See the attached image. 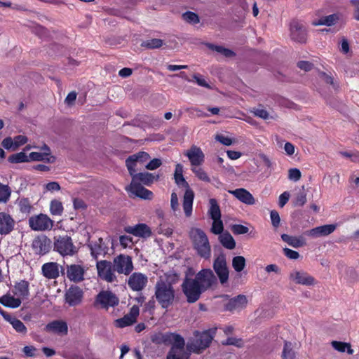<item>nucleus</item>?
<instances>
[{
    "label": "nucleus",
    "instance_id": "10",
    "mask_svg": "<svg viewBox=\"0 0 359 359\" xmlns=\"http://www.w3.org/2000/svg\"><path fill=\"white\" fill-rule=\"evenodd\" d=\"M213 269L219 278L221 284L226 283L229 280V271L227 267L226 255L220 253L213 262Z\"/></svg>",
    "mask_w": 359,
    "mask_h": 359
},
{
    "label": "nucleus",
    "instance_id": "22",
    "mask_svg": "<svg viewBox=\"0 0 359 359\" xmlns=\"http://www.w3.org/2000/svg\"><path fill=\"white\" fill-rule=\"evenodd\" d=\"M87 246L90 251L91 256L95 259H97L99 256H104L107 253L108 248L105 245L102 238H99L95 241H89Z\"/></svg>",
    "mask_w": 359,
    "mask_h": 359
},
{
    "label": "nucleus",
    "instance_id": "59",
    "mask_svg": "<svg viewBox=\"0 0 359 359\" xmlns=\"http://www.w3.org/2000/svg\"><path fill=\"white\" fill-rule=\"evenodd\" d=\"M301 172L297 168H290L288 171V177L290 180L297 182L301 178Z\"/></svg>",
    "mask_w": 359,
    "mask_h": 359
},
{
    "label": "nucleus",
    "instance_id": "63",
    "mask_svg": "<svg viewBox=\"0 0 359 359\" xmlns=\"http://www.w3.org/2000/svg\"><path fill=\"white\" fill-rule=\"evenodd\" d=\"M13 140H14V147L15 148H18V147L26 144L28 141V139L25 135H19L15 136L14 137Z\"/></svg>",
    "mask_w": 359,
    "mask_h": 359
},
{
    "label": "nucleus",
    "instance_id": "48",
    "mask_svg": "<svg viewBox=\"0 0 359 359\" xmlns=\"http://www.w3.org/2000/svg\"><path fill=\"white\" fill-rule=\"evenodd\" d=\"M245 259L243 256H236L232 259V266L236 272L242 271L245 267Z\"/></svg>",
    "mask_w": 359,
    "mask_h": 359
},
{
    "label": "nucleus",
    "instance_id": "26",
    "mask_svg": "<svg viewBox=\"0 0 359 359\" xmlns=\"http://www.w3.org/2000/svg\"><path fill=\"white\" fill-rule=\"evenodd\" d=\"M248 299L245 295L238 294L236 297L229 299L228 302L224 305V310L228 311H233L242 309L246 307Z\"/></svg>",
    "mask_w": 359,
    "mask_h": 359
},
{
    "label": "nucleus",
    "instance_id": "17",
    "mask_svg": "<svg viewBox=\"0 0 359 359\" xmlns=\"http://www.w3.org/2000/svg\"><path fill=\"white\" fill-rule=\"evenodd\" d=\"M51 241L46 236H37L32 244L35 253L39 255H44L50 250Z\"/></svg>",
    "mask_w": 359,
    "mask_h": 359
},
{
    "label": "nucleus",
    "instance_id": "40",
    "mask_svg": "<svg viewBox=\"0 0 359 359\" xmlns=\"http://www.w3.org/2000/svg\"><path fill=\"white\" fill-rule=\"evenodd\" d=\"M29 161H47L49 163L53 162L54 157L49 156V154L48 153H41V152H31L29 154Z\"/></svg>",
    "mask_w": 359,
    "mask_h": 359
},
{
    "label": "nucleus",
    "instance_id": "38",
    "mask_svg": "<svg viewBox=\"0 0 359 359\" xmlns=\"http://www.w3.org/2000/svg\"><path fill=\"white\" fill-rule=\"evenodd\" d=\"M210 205L208 213L212 220L221 219V210L219 205L215 198H210L209 201Z\"/></svg>",
    "mask_w": 359,
    "mask_h": 359
},
{
    "label": "nucleus",
    "instance_id": "39",
    "mask_svg": "<svg viewBox=\"0 0 359 359\" xmlns=\"http://www.w3.org/2000/svg\"><path fill=\"white\" fill-rule=\"evenodd\" d=\"M7 322H8L12 325L13 328L18 333H20L22 335H25L27 333V327L20 320L18 319L15 316H11Z\"/></svg>",
    "mask_w": 359,
    "mask_h": 359
},
{
    "label": "nucleus",
    "instance_id": "11",
    "mask_svg": "<svg viewBox=\"0 0 359 359\" xmlns=\"http://www.w3.org/2000/svg\"><path fill=\"white\" fill-rule=\"evenodd\" d=\"M119 303V299L110 290H102L95 299L94 305H100L102 309H108L109 307H114Z\"/></svg>",
    "mask_w": 359,
    "mask_h": 359
},
{
    "label": "nucleus",
    "instance_id": "15",
    "mask_svg": "<svg viewBox=\"0 0 359 359\" xmlns=\"http://www.w3.org/2000/svg\"><path fill=\"white\" fill-rule=\"evenodd\" d=\"M194 280H197L201 288L205 291L215 283L216 277L211 269H203Z\"/></svg>",
    "mask_w": 359,
    "mask_h": 359
},
{
    "label": "nucleus",
    "instance_id": "21",
    "mask_svg": "<svg viewBox=\"0 0 359 359\" xmlns=\"http://www.w3.org/2000/svg\"><path fill=\"white\" fill-rule=\"evenodd\" d=\"M83 297L82 290L78 286H71L65 293V301L70 306L79 305Z\"/></svg>",
    "mask_w": 359,
    "mask_h": 359
},
{
    "label": "nucleus",
    "instance_id": "55",
    "mask_svg": "<svg viewBox=\"0 0 359 359\" xmlns=\"http://www.w3.org/2000/svg\"><path fill=\"white\" fill-rule=\"evenodd\" d=\"M306 194L303 189L297 194L294 203L295 206L302 207L306 203Z\"/></svg>",
    "mask_w": 359,
    "mask_h": 359
},
{
    "label": "nucleus",
    "instance_id": "5",
    "mask_svg": "<svg viewBox=\"0 0 359 359\" xmlns=\"http://www.w3.org/2000/svg\"><path fill=\"white\" fill-rule=\"evenodd\" d=\"M53 250L62 257H72L78 252L72 238L67 234L54 236Z\"/></svg>",
    "mask_w": 359,
    "mask_h": 359
},
{
    "label": "nucleus",
    "instance_id": "1",
    "mask_svg": "<svg viewBox=\"0 0 359 359\" xmlns=\"http://www.w3.org/2000/svg\"><path fill=\"white\" fill-rule=\"evenodd\" d=\"M183 165L180 163L175 165L174 172V180L175 184L178 187L186 189L183 198V210L185 215L189 217L192 213L193 201L194 198V193L189 187V183L186 181L183 175Z\"/></svg>",
    "mask_w": 359,
    "mask_h": 359
},
{
    "label": "nucleus",
    "instance_id": "42",
    "mask_svg": "<svg viewBox=\"0 0 359 359\" xmlns=\"http://www.w3.org/2000/svg\"><path fill=\"white\" fill-rule=\"evenodd\" d=\"M206 46L209 49L219 53L226 57H231L236 55V53L233 50L226 48L222 46H217L210 43H207Z\"/></svg>",
    "mask_w": 359,
    "mask_h": 359
},
{
    "label": "nucleus",
    "instance_id": "43",
    "mask_svg": "<svg viewBox=\"0 0 359 359\" xmlns=\"http://www.w3.org/2000/svg\"><path fill=\"white\" fill-rule=\"evenodd\" d=\"M331 344L332 347L339 352L344 353L346 351L350 355L353 353V350L351 348V346L349 343L332 341Z\"/></svg>",
    "mask_w": 359,
    "mask_h": 359
},
{
    "label": "nucleus",
    "instance_id": "34",
    "mask_svg": "<svg viewBox=\"0 0 359 359\" xmlns=\"http://www.w3.org/2000/svg\"><path fill=\"white\" fill-rule=\"evenodd\" d=\"M281 238L289 245L295 248L304 246L306 244L305 238L302 236H292L283 233L281 235Z\"/></svg>",
    "mask_w": 359,
    "mask_h": 359
},
{
    "label": "nucleus",
    "instance_id": "50",
    "mask_svg": "<svg viewBox=\"0 0 359 359\" xmlns=\"http://www.w3.org/2000/svg\"><path fill=\"white\" fill-rule=\"evenodd\" d=\"M191 352H181L177 351L170 350L166 359H189Z\"/></svg>",
    "mask_w": 359,
    "mask_h": 359
},
{
    "label": "nucleus",
    "instance_id": "4",
    "mask_svg": "<svg viewBox=\"0 0 359 359\" xmlns=\"http://www.w3.org/2000/svg\"><path fill=\"white\" fill-rule=\"evenodd\" d=\"M189 236L197 254L208 259L211 256V247L205 233L201 229L193 228L189 232Z\"/></svg>",
    "mask_w": 359,
    "mask_h": 359
},
{
    "label": "nucleus",
    "instance_id": "30",
    "mask_svg": "<svg viewBox=\"0 0 359 359\" xmlns=\"http://www.w3.org/2000/svg\"><path fill=\"white\" fill-rule=\"evenodd\" d=\"M12 292L14 296L20 298L21 300L27 299L29 296V283L26 280H21L15 283Z\"/></svg>",
    "mask_w": 359,
    "mask_h": 359
},
{
    "label": "nucleus",
    "instance_id": "33",
    "mask_svg": "<svg viewBox=\"0 0 359 359\" xmlns=\"http://www.w3.org/2000/svg\"><path fill=\"white\" fill-rule=\"evenodd\" d=\"M170 341L172 347L170 350L177 351L181 352H189L184 349L185 341L184 338L179 334L170 332Z\"/></svg>",
    "mask_w": 359,
    "mask_h": 359
},
{
    "label": "nucleus",
    "instance_id": "27",
    "mask_svg": "<svg viewBox=\"0 0 359 359\" xmlns=\"http://www.w3.org/2000/svg\"><path fill=\"white\" fill-rule=\"evenodd\" d=\"M15 222L13 218L8 213L0 212V234H9L13 229Z\"/></svg>",
    "mask_w": 359,
    "mask_h": 359
},
{
    "label": "nucleus",
    "instance_id": "25",
    "mask_svg": "<svg viewBox=\"0 0 359 359\" xmlns=\"http://www.w3.org/2000/svg\"><path fill=\"white\" fill-rule=\"evenodd\" d=\"M150 158V156L147 152L140 151L135 154L131 155L126 160V165L130 174L131 172H135V166L137 162H145Z\"/></svg>",
    "mask_w": 359,
    "mask_h": 359
},
{
    "label": "nucleus",
    "instance_id": "16",
    "mask_svg": "<svg viewBox=\"0 0 359 359\" xmlns=\"http://www.w3.org/2000/svg\"><path fill=\"white\" fill-rule=\"evenodd\" d=\"M86 269L81 264H67L66 276L67 278L74 283H78L84 280Z\"/></svg>",
    "mask_w": 359,
    "mask_h": 359
},
{
    "label": "nucleus",
    "instance_id": "13",
    "mask_svg": "<svg viewBox=\"0 0 359 359\" xmlns=\"http://www.w3.org/2000/svg\"><path fill=\"white\" fill-rule=\"evenodd\" d=\"M139 313V306L136 305L133 306L128 313L126 314L123 317L114 320L115 327L123 328L132 325L136 323Z\"/></svg>",
    "mask_w": 359,
    "mask_h": 359
},
{
    "label": "nucleus",
    "instance_id": "14",
    "mask_svg": "<svg viewBox=\"0 0 359 359\" xmlns=\"http://www.w3.org/2000/svg\"><path fill=\"white\" fill-rule=\"evenodd\" d=\"M291 39L298 43H306L307 39L306 29L305 27L298 20H292L290 23Z\"/></svg>",
    "mask_w": 359,
    "mask_h": 359
},
{
    "label": "nucleus",
    "instance_id": "60",
    "mask_svg": "<svg viewBox=\"0 0 359 359\" xmlns=\"http://www.w3.org/2000/svg\"><path fill=\"white\" fill-rule=\"evenodd\" d=\"M162 165V161L160 158H154L151 160L147 165L146 168L149 170H154L159 168Z\"/></svg>",
    "mask_w": 359,
    "mask_h": 359
},
{
    "label": "nucleus",
    "instance_id": "8",
    "mask_svg": "<svg viewBox=\"0 0 359 359\" xmlns=\"http://www.w3.org/2000/svg\"><path fill=\"white\" fill-rule=\"evenodd\" d=\"M114 269L119 274L128 276L133 271L134 266L130 256L120 254L113 259Z\"/></svg>",
    "mask_w": 359,
    "mask_h": 359
},
{
    "label": "nucleus",
    "instance_id": "64",
    "mask_svg": "<svg viewBox=\"0 0 359 359\" xmlns=\"http://www.w3.org/2000/svg\"><path fill=\"white\" fill-rule=\"evenodd\" d=\"M283 252L284 255L290 259H297L299 257V254L298 252L291 250L290 248H284Z\"/></svg>",
    "mask_w": 359,
    "mask_h": 359
},
{
    "label": "nucleus",
    "instance_id": "18",
    "mask_svg": "<svg viewBox=\"0 0 359 359\" xmlns=\"http://www.w3.org/2000/svg\"><path fill=\"white\" fill-rule=\"evenodd\" d=\"M290 279L296 284L311 286L315 285L316 279L304 271H294L290 274Z\"/></svg>",
    "mask_w": 359,
    "mask_h": 359
},
{
    "label": "nucleus",
    "instance_id": "56",
    "mask_svg": "<svg viewBox=\"0 0 359 359\" xmlns=\"http://www.w3.org/2000/svg\"><path fill=\"white\" fill-rule=\"evenodd\" d=\"M22 351L27 358H36L37 355V348L34 346H25Z\"/></svg>",
    "mask_w": 359,
    "mask_h": 359
},
{
    "label": "nucleus",
    "instance_id": "6",
    "mask_svg": "<svg viewBox=\"0 0 359 359\" xmlns=\"http://www.w3.org/2000/svg\"><path fill=\"white\" fill-rule=\"evenodd\" d=\"M182 289L183 293L187 297V300L189 303H194L198 301L201 294L205 292L197 280H194L191 278H186L182 285Z\"/></svg>",
    "mask_w": 359,
    "mask_h": 359
},
{
    "label": "nucleus",
    "instance_id": "12",
    "mask_svg": "<svg viewBox=\"0 0 359 359\" xmlns=\"http://www.w3.org/2000/svg\"><path fill=\"white\" fill-rule=\"evenodd\" d=\"M148 283V277L140 272L132 273L128 280V285L130 290L141 292Z\"/></svg>",
    "mask_w": 359,
    "mask_h": 359
},
{
    "label": "nucleus",
    "instance_id": "61",
    "mask_svg": "<svg viewBox=\"0 0 359 359\" xmlns=\"http://www.w3.org/2000/svg\"><path fill=\"white\" fill-rule=\"evenodd\" d=\"M270 217H271L272 225L275 228L278 227L280 225V218L279 213L276 210H271L270 212Z\"/></svg>",
    "mask_w": 359,
    "mask_h": 359
},
{
    "label": "nucleus",
    "instance_id": "2",
    "mask_svg": "<svg viewBox=\"0 0 359 359\" xmlns=\"http://www.w3.org/2000/svg\"><path fill=\"white\" fill-rule=\"evenodd\" d=\"M155 297L163 309H167L175 302V291L171 283L162 279L155 285Z\"/></svg>",
    "mask_w": 359,
    "mask_h": 359
},
{
    "label": "nucleus",
    "instance_id": "57",
    "mask_svg": "<svg viewBox=\"0 0 359 359\" xmlns=\"http://www.w3.org/2000/svg\"><path fill=\"white\" fill-rule=\"evenodd\" d=\"M231 229L235 235L245 234L249 231L248 227L242 224H233Z\"/></svg>",
    "mask_w": 359,
    "mask_h": 359
},
{
    "label": "nucleus",
    "instance_id": "28",
    "mask_svg": "<svg viewBox=\"0 0 359 359\" xmlns=\"http://www.w3.org/2000/svg\"><path fill=\"white\" fill-rule=\"evenodd\" d=\"M229 193L233 195L238 201L246 205L255 204V199L252 194L244 188H238L234 190H229Z\"/></svg>",
    "mask_w": 359,
    "mask_h": 359
},
{
    "label": "nucleus",
    "instance_id": "49",
    "mask_svg": "<svg viewBox=\"0 0 359 359\" xmlns=\"http://www.w3.org/2000/svg\"><path fill=\"white\" fill-rule=\"evenodd\" d=\"M191 171L195 174L196 177L200 180L210 182V179L208 177L207 172L201 167L196 166L191 168Z\"/></svg>",
    "mask_w": 359,
    "mask_h": 359
},
{
    "label": "nucleus",
    "instance_id": "37",
    "mask_svg": "<svg viewBox=\"0 0 359 359\" xmlns=\"http://www.w3.org/2000/svg\"><path fill=\"white\" fill-rule=\"evenodd\" d=\"M339 18L338 14L334 13L327 16H323L320 18L318 20L313 22V25L315 26L318 25H326V26H332L337 22Z\"/></svg>",
    "mask_w": 359,
    "mask_h": 359
},
{
    "label": "nucleus",
    "instance_id": "47",
    "mask_svg": "<svg viewBox=\"0 0 359 359\" xmlns=\"http://www.w3.org/2000/svg\"><path fill=\"white\" fill-rule=\"evenodd\" d=\"M163 45V41L160 39H151L144 41L141 46L148 49L159 48Z\"/></svg>",
    "mask_w": 359,
    "mask_h": 359
},
{
    "label": "nucleus",
    "instance_id": "7",
    "mask_svg": "<svg viewBox=\"0 0 359 359\" xmlns=\"http://www.w3.org/2000/svg\"><path fill=\"white\" fill-rule=\"evenodd\" d=\"M97 275L103 280L107 283L117 281L113 264L107 260L97 261L96 264Z\"/></svg>",
    "mask_w": 359,
    "mask_h": 359
},
{
    "label": "nucleus",
    "instance_id": "24",
    "mask_svg": "<svg viewBox=\"0 0 359 359\" xmlns=\"http://www.w3.org/2000/svg\"><path fill=\"white\" fill-rule=\"evenodd\" d=\"M192 167L201 165L205 160V156L200 147L193 145L186 154Z\"/></svg>",
    "mask_w": 359,
    "mask_h": 359
},
{
    "label": "nucleus",
    "instance_id": "3",
    "mask_svg": "<svg viewBox=\"0 0 359 359\" xmlns=\"http://www.w3.org/2000/svg\"><path fill=\"white\" fill-rule=\"evenodd\" d=\"M216 328L209 329L203 332L195 331L194 339L187 345L189 352L200 354L208 348L215 335Z\"/></svg>",
    "mask_w": 359,
    "mask_h": 359
},
{
    "label": "nucleus",
    "instance_id": "29",
    "mask_svg": "<svg viewBox=\"0 0 359 359\" xmlns=\"http://www.w3.org/2000/svg\"><path fill=\"white\" fill-rule=\"evenodd\" d=\"M135 196L142 199H152L154 194L150 190L144 188L142 184L130 182L129 188L127 189Z\"/></svg>",
    "mask_w": 359,
    "mask_h": 359
},
{
    "label": "nucleus",
    "instance_id": "46",
    "mask_svg": "<svg viewBox=\"0 0 359 359\" xmlns=\"http://www.w3.org/2000/svg\"><path fill=\"white\" fill-rule=\"evenodd\" d=\"M8 161L12 163H25L29 162V158L25 152H19L14 154L11 155L8 157Z\"/></svg>",
    "mask_w": 359,
    "mask_h": 359
},
{
    "label": "nucleus",
    "instance_id": "54",
    "mask_svg": "<svg viewBox=\"0 0 359 359\" xmlns=\"http://www.w3.org/2000/svg\"><path fill=\"white\" fill-rule=\"evenodd\" d=\"M223 230L224 225L221 219H219L218 220H213L211 227V232L216 235H221L222 233H224Z\"/></svg>",
    "mask_w": 359,
    "mask_h": 359
},
{
    "label": "nucleus",
    "instance_id": "41",
    "mask_svg": "<svg viewBox=\"0 0 359 359\" xmlns=\"http://www.w3.org/2000/svg\"><path fill=\"white\" fill-rule=\"evenodd\" d=\"M281 358L282 359H296V353L293 350L292 342L285 341Z\"/></svg>",
    "mask_w": 359,
    "mask_h": 359
},
{
    "label": "nucleus",
    "instance_id": "62",
    "mask_svg": "<svg viewBox=\"0 0 359 359\" xmlns=\"http://www.w3.org/2000/svg\"><path fill=\"white\" fill-rule=\"evenodd\" d=\"M193 78L195 79L196 82L197 83V84L198 86H202V87H205V88H209V89L211 88L210 86L208 84V83L203 78V76H201L200 74H194L193 76Z\"/></svg>",
    "mask_w": 359,
    "mask_h": 359
},
{
    "label": "nucleus",
    "instance_id": "51",
    "mask_svg": "<svg viewBox=\"0 0 359 359\" xmlns=\"http://www.w3.org/2000/svg\"><path fill=\"white\" fill-rule=\"evenodd\" d=\"M11 193L9 187L0 182V203L7 202L11 196Z\"/></svg>",
    "mask_w": 359,
    "mask_h": 359
},
{
    "label": "nucleus",
    "instance_id": "52",
    "mask_svg": "<svg viewBox=\"0 0 359 359\" xmlns=\"http://www.w3.org/2000/svg\"><path fill=\"white\" fill-rule=\"evenodd\" d=\"M182 18L184 21L191 24H197L200 21L198 15L191 11H187L183 13Z\"/></svg>",
    "mask_w": 359,
    "mask_h": 359
},
{
    "label": "nucleus",
    "instance_id": "9",
    "mask_svg": "<svg viewBox=\"0 0 359 359\" xmlns=\"http://www.w3.org/2000/svg\"><path fill=\"white\" fill-rule=\"evenodd\" d=\"M29 227L37 231L50 230L53 226V221L45 214L32 216L29 219Z\"/></svg>",
    "mask_w": 359,
    "mask_h": 359
},
{
    "label": "nucleus",
    "instance_id": "19",
    "mask_svg": "<svg viewBox=\"0 0 359 359\" xmlns=\"http://www.w3.org/2000/svg\"><path fill=\"white\" fill-rule=\"evenodd\" d=\"M124 230L128 233L143 238H147L152 234L151 228L144 223H139L134 226H126Z\"/></svg>",
    "mask_w": 359,
    "mask_h": 359
},
{
    "label": "nucleus",
    "instance_id": "32",
    "mask_svg": "<svg viewBox=\"0 0 359 359\" xmlns=\"http://www.w3.org/2000/svg\"><path fill=\"white\" fill-rule=\"evenodd\" d=\"M43 276L48 279H55L59 276V266L56 262H48L41 267Z\"/></svg>",
    "mask_w": 359,
    "mask_h": 359
},
{
    "label": "nucleus",
    "instance_id": "45",
    "mask_svg": "<svg viewBox=\"0 0 359 359\" xmlns=\"http://www.w3.org/2000/svg\"><path fill=\"white\" fill-rule=\"evenodd\" d=\"M170 332L165 334L158 333L152 336L151 341L156 344H170Z\"/></svg>",
    "mask_w": 359,
    "mask_h": 359
},
{
    "label": "nucleus",
    "instance_id": "23",
    "mask_svg": "<svg viewBox=\"0 0 359 359\" xmlns=\"http://www.w3.org/2000/svg\"><path fill=\"white\" fill-rule=\"evenodd\" d=\"M336 228V224H325L308 230L304 232V234L311 238L327 236L334 232Z\"/></svg>",
    "mask_w": 359,
    "mask_h": 359
},
{
    "label": "nucleus",
    "instance_id": "36",
    "mask_svg": "<svg viewBox=\"0 0 359 359\" xmlns=\"http://www.w3.org/2000/svg\"><path fill=\"white\" fill-rule=\"evenodd\" d=\"M220 243L226 249L233 250L236 247V241L229 231L222 233L219 236Z\"/></svg>",
    "mask_w": 359,
    "mask_h": 359
},
{
    "label": "nucleus",
    "instance_id": "44",
    "mask_svg": "<svg viewBox=\"0 0 359 359\" xmlns=\"http://www.w3.org/2000/svg\"><path fill=\"white\" fill-rule=\"evenodd\" d=\"M64 210L61 201L57 199L52 200L50 203V212L52 215L60 216Z\"/></svg>",
    "mask_w": 359,
    "mask_h": 359
},
{
    "label": "nucleus",
    "instance_id": "35",
    "mask_svg": "<svg viewBox=\"0 0 359 359\" xmlns=\"http://www.w3.org/2000/svg\"><path fill=\"white\" fill-rule=\"evenodd\" d=\"M0 303L6 307L16 309L21 305L22 300L17 297H15L14 295L6 294L0 298Z\"/></svg>",
    "mask_w": 359,
    "mask_h": 359
},
{
    "label": "nucleus",
    "instance_id": "58",
    "mask_svg": "<svg viewBox=\"0 0 359 359\" xmlns=\"http://www.w3.org/2000/svg\"><path fill=\"white\" fill-rule=\"evenodd\" d=\"M222 345H233L236 347H242L243 343L241 339L234 337H228L225 341L222 342Z\"/></svg>",
    "mask_w": 359,
    "mask_h": 359
},
{
    "label": "nucleus",
    "instance_id": "31",
    "mask_svg": "<svg viewBox=\"0 0 359 359\" xmlns=\"http://www.w3.org/2000/svg\"><path fill=\"white\" fill-rule=\"evenodd\" d=\"M45 330L56 334H66L68 332V326L66 322L56 320L48 323Z\"/></svg>",
    "mask_w": 359,
    "mask_h": 359
},
{
    "label": "nucleus",
    "instance_id": "53",
    "mask_svg": "<svg viewBox=\"0 0 359 359\" xmlns=\"http://www.w3.org/2000/svg\"><path fill=\"white\" fill-rule=\"evenodd\" d=\"M20 211L24 214H29L32 209V205L28 198H24L20 200L18 203Z\"/></svg>",
    "mask_w": 359,
    "mask_h": 359
},
{
    "label": "nucleus",
    "instance_id": "20",
    "mask_svg": "<svg viewBox=\"0 0 359 359\" xmlns=\"http://www.w3.org/2000/svg\"><path fill=\"white\" fill-rule=\"evenodd\" d=\"M131 172L132 174H130L132 177L131 182L146 186H150L154 181H158L160 177L159 175L147 172L136 173L135 171Z\"/></svg>",
    "mask_w": 359,
    "mask_h": 359
}]
</instances>
